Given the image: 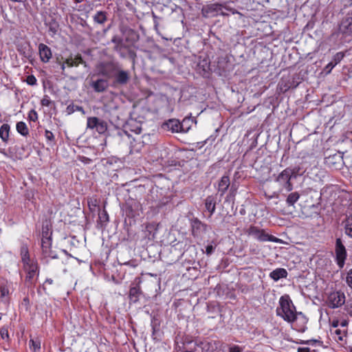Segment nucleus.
Here are the masks:
<instances>
[{
    "label": "nucleus",
    "mask_w": 352,
    "mask_h": 352,
    "mask_svg": "<svg viewBox=\"0 0 352 352\" xmlns=\"http://www.w3.org/2000/svg\"><path fill=\"white\" fill-rule=\"evenodd\" d=\"M82 107L74 104H69L66 108V112L67 114H72L76 111H82Z\"/></svg>",
    "instance_id": "nucleus-42"
},
{
    "label": "nucleus",
    "mask_w": 352,
    "mask_h": 352,
    "mask_svg": "<svg viewBox=\"0 0 352 352\" xmlns=\"http://www.w3.org/2000/svg\"><path fill=\"white\" fill-rule=\"evenodd\" d=\"M20 255L23 265L37 261L36 259L30 258L29 249L27 245H23L21 247Z\"/></svg>",
    "instance_id": "nucleus-24"
},
{
    "label": "nucleus",
    "mask_w": 352,
    "mask_h": 352,
    "mask_svg": "<svg viewBox=\"0 0 352 352\" xmlns=\"http://www.w3.org/2000/svg\"><path fill=\"white\" fill-rule=\"evenodd\" d=\"M59 64L60 65V68H61V69H62L63 71H64V70H65V65H66L65 62V61H64L63 63H60V62H59Z\"/></svg>",
    "instance_id": "nucleus-59"
},
{
    "label": "nucleus",
    "mask_w": 352,
    "mask_h": 352,
    "mask_svg": "<svg viewBox=\"0 0 352 352\" xmlns=\"http://www.w3.org/2000/svg\"><path fill=\"white\" fill-rule=\"evenodd\" d=\"M230 184V177L228 175H223L218 183L217 190L221 197H223Z\"/></svg>",
    "instance_id": "nucleus-25"
},
{
    "label": "nucleus",
    "mask_w": 352,
    "mask_h": 352,
    "mask_svg": "<svg viewBox=\"0 0 352 352\" xmlns=\"http://www.w3.org/2000/svg\"><path fill=\"white\" fill-rule=\"evenodd\" d=\"M289 171L286 168L284 169L275 179V181L282 187L281 189L290 192L293 190V184L291 182L292 177Z\"/></svg>",
    "instance_id": "nucleus-11"
},
{
    "label": "nucleus",
    "mask_w": 352,
    "mask_h": 352,
    "mask_svg": "<svg viewBox=\"0 0 352 352\" xmlns=\"http://www.w3.org/2000/svg\"><path fill=\"white\" fill-rule=\"evenodd\" d=\"M197 345L201 349L202 352H217L220 342L217 340H203L199 342Z\"/></svg>",
    "instance_id": "nucleus-14"
},
{
    "label": "nucleus",
    "mask_w": 352,
    "mask_h": 352,
    "mask_svg": "<svg viewBox=\"0 0 352 352\" xmlns=\"http://www.w3.org/2000/svg\"><path fill=\"white\" fill-rule=\"evenodd\" d=\"M28 119L30 121L36 122L38 120V113L34 109H31L28 113Z\"/></svg>",
    "instance_id": "nucleus-43"
},
{
    "label": "nucleus",
    "mask_w": 352,
    "mask_h": 352,
    "mask_svg": "<svg viewBox=\"0 0 352 352\" xmlns=\"http://www.w3.org/2000/svg\"><path fill=\"white\" fill-rule=\"evenodd\" d=\"M214 251V248L212 245H208L206 248V253L208 255H210Z\"/></svg>",
    "instance_id": "nucleus-54"
},
{
    "label": "nucleus",
    "mask_w": 352,
    "mask_h": 352,
    "mask_svg": "<svg viewBox=\"0 0 352 352\" xmlns=\"http://www.w3.org/2000/svg\"><path fill=\"white\" fill-rule=\"evenodd\" d=\"M223 9L228 10L232 14L239 13L236 10L228 7L226 3H215L204 6L201 9V14L205 18L214 17L219 14L221 16H228V14L223 12Z\"/></svg>",
    "instance_id": "nucleus-3"
},
{
    "label": "nucleus",
    "mask_w": 352,
    "mask_h": 352,
    "mask_svg": "<svg viewBox=\"0 0 352 352\" xmlns=\"http://www.w3.org/2000/svg\"><path fill=\"white\" fill-rule=\"evenodd\" d=\"M53 283H54V280L52 278H46V280L44 283V285L45 284L52 285Z\"/></svg>",
    "instance_id": "nucleus-57"
},
{
    "label": "nucleus",
    "mask_w": 352,
    "mask_h": 352,
    "mask_svg": "<svg viewBox=\"0 0 352 352\" xmlns=\"http://www.w3.org/2000/svg\"><path fill=\"white\" fill-rule=\"evenodd\" d=\"M87 129L96 131L100 135H104L108 130L107 122L96 116L88 117L87 119Z\"/></svg>",
    "instance_id": "nucleus-7"
},
{
    "label": "nucleus",
    "mask_w": 352,
    "mask_h": 352,
    "mask_svg": "<svg viewBox=\"0 0 352 352\" xmlns=\"http://www.w3.org/2000/svg\"><path fill=\"white\" fill-rule=\"evenodd\" d=\"M100 219L103 222H107L109 221V214L106 210H103L102 212H101L99 214Z\"/></svg>",
    "instance_id": "nucleus-50"
},
{
    "label": "nucleus",
    "mask_w": 352,
    "mask_h": 352,
    "mask_svg": "<svg viewBox=\"0 0 352 352\" xmlns=\"http://www.w3.org/2000/svg\"><path fill=\"white\" fill-rule=\"evenodd\" d=\"M346 302V296L341 290H335L329 292L325 299L324 303L330 309L341 307Z\"/></svg>",
    "instance_id": "nucleus-5"
},
{
    "label": "nucleus",
    "mask_w": 352,
    "mask_h": 352,
    "mask_svg": "<svg viewBox=\"0 0 352 352\" xmlns=\"http://www.w3.org/2000/svg\"><path fill=\"white\" fill-rule=\"evenodd\" d=\"M197 70L204 77H208L210 72V62L207 58L199 60L197 64Z\"/></svg>",
    "instance_id": "nucleus-19"
},
{
    "label": "nucleus",
    "mask_w": 352,
    "mask_h": 352,
    "mask_svg": "<svg viewBox=\"0 0 352 352\" xmlns=\"http://www.w3.org/2000/svg\"><path fill=\"white\" fill-rule=\"evenodd\" d=\"M16 130L19 134L24 137H27L30 133V131L26 123L23 121H20L16 123Z\"/></svg>",
    "instance_id": "nucleus-32"
},
{
    "label": "nucleus",
    "mask_w": 352,
    "mask_h": 352,
    "mask_svg": "<svg viewBox=\"0 0 352 352\" xmlns=\"http://www.w3.org/2000/svg\"><path fill=\"white\" fill-rule=\"evenodd\" d=\"M243 349L239 345H234L229 348L228 352H242Z\"/></svg>",
    "instance_id": "nucleus-53"
},
{
    "label": "nucleus",
    "mask_w": 352,
    "mask_h": 352,
    "mask_svg": "<svg viewBox=\"0 0 352 352\" xmlns=\"http://www.w3.org/2000/svg\"><path fill=\"white\" fill-rule=\"evenodd\" d=\"M38 50L41 62L44 63L50 62L52 57V52L50 47L44 43H40Z\"/></svg>",
    "instance_id": "nucleus-15"
},
{
    "label": "nucleus",
    "mask_w": 352,
    "mask_h": 352,
    "mask_svg": "<svg viewBox=\"0 0 352 352\" xmlns=\"http://www.w3.org/2000/svg\"><path fill=\"white\" fill-rule=\"evenodd\" d=\"M207 225L195 218L192 221V232L194 236H198L201 232L206 231Z\"/></svg>",
    "instance_id": "nucleus-22"
},
{
    "label": "nucleus",
    "mask_w": 352,
    "mask_h": 352,
    "mask_svg": "<svg viewBox=\"0 0 352 352\" xmlns=\"http://www.w3.org/2000/svg\"><path fill=\"white\" fill-rule=\"evenodd\" d=\"M52 231L51 227L48 224L43 225L41 232V249L42 254L45 258H57L58 256L56 252L52 250Z\"/></svg>",
    "instance_id": "nucleus-2"
},
{
    "label": "nucleus",
    "mask_w": 352,
    "mask_h": 352,
    "mask_svg": "<svg viewBox=\"0 0 352 352\" xmlns=\"http://www.w3.org/2000/svg\"><path fill=\"white\" fill-rule=\"evenodd\" d=\"M45 138L48 144L51 145H54L56 144L55 136L51 131L47 129L45 131Z\"/></svg>",
    "instance_id": "nucleus-39"
},
{
    "label": "nucleus",
    "mask_w": 352,
    "mask_h": 352,
    "mask_svg": "<svg viewBox=\"0 0 352 352\" xmlns=\"http://www.w3.org/2000/svg\"><path fill=\"white\" fill-rule=\"evenodd\" d=\"M25 82H27L28 85L33 86V85H36L37 80L34 75H29L27 76V78L25 79Z\"/></svg>",
    "instance_id": "nucleus-44"
},
{
    "label": "nucleus",
    "mask_w": 352,
    "mask_h": 352,
    "mask_svg": "<svg viewBox=\"0 0 352 352\" xmlns=\"http://www.w3.org/2000/svg\"><path fill=\"white\" fill-rule=\"evenodd\" d=\"M345 234L352 238V214L348 216L344 221Z\"/></svg>",
    "instance_id": "nucleus-36"
},
{
    "label": "nucleus",
    "mask_w": 352,
    "mask_h": 352,
    "mask_svg": "<svg viewBox=\"0 0 352 352\" xmlns=\"http://www.w3.org/2000/svg\"><path fill=\"white\" fill-rule=\"evenodd\" d=\"M345 310L352 317V299H349L345 305Z\"/></svg>",
    "instance_id": "nucleus-47"
},
{
    "label": "nucleus",
    "mask_w": 352,
    "mask_h": 352,
    "mask_svg": "<svg viewBox=\"0 0 352 352\" xmlns=\"http://www.w3.org/2000/svg\"><path fill=\"white\" fill-rule=\"evenodd\" d=\"M140 294L141 289L140 287H133L129 290V298L133 302H136L138 300Z\"/></svg>",
    "instance_id": "nucleus-37"
},
{
    "label": "nucleus",
    "mask_w": 352,
    "mask_h": 352,
    "mask_svg": "<svg viewBox=\"0 0 352 352\" xmlns=\"http://www.w3.org/2000/svg\"><path fill=\"white\" fill-rule=\"evenodd\" d=\"M297 352H310V349L309 347H299Z\"/></svg>",
    "instance_id": "nucleus-55"
},
{
    "label": "nucleus",
    "mask_w": 352,
    "mask_h": 352,
    "mask_svg": "<svg viewBox=\"0 0 352 352\" xmlns=\"http://www.w3.org/2000/svg\"><path fill=\"white\" fill-rule=\"evenodd\" d=\"M12 283L6 279H3L0 283V297L3 298H8L10 296V289Z\"/></svg>",
    "instance_id": "nucleus-26"
},
{
    "label": "nucleus",
    "mask_w": 352,
    "mask_h": 352,
    "mask_svg": "<svg viewBox=\"0 0 352 352\" xmlns=\"http://www.w3.org/2000/svg\"><path fill=\"white\" fill-rule=\"evenodd\" d=\"M185 120L186 119H184L181 122L179 120L175 118L169 119L162 124V128L164 130L170 131L172 133L186 132V130L183 127Z\"/></svg>",
    "instance_id": "nucleus-10"
},
{
    "label": "nucleus",
    "mask_w": 352,
    "mask_h": 352,
    "mask_svg": "<svg viewBox=\"0 0 352 352\" xmlns=\"http://www.w3.org/2000/svg\"><path fill=\"white\" fill-rule=\"evenodd\" d=\"M141 131H142L141 128H138L135 131L136 134H140L141 133Z\"/></svg>",
    "instance_id": "nucleus-61"
},
{
    "label": "nucleus",
    "mask_w": 352,
    "mask_h": 352,
    "mask_svg": "<svg viewBox=\"0 0 352 352\" xmlns=\"http://www.w3.org/2000/svg\"><path fill=\"white\" fill-rule=\"evenodd\" d=\"M280 307L276 309V314L284 320L289 323H294L297 321L299 322L295 329L298 332L305 331L307 319L301 312L298 313L296 307L288 295L283 296L279 300Z\"/></svg>",
    "instance_id": "nucleus-1"
},
{
    "label": "nucleus",
    "mask_w": 352,
    "mask_h": 352,
    "mask_svg": "<svg viewBox=\"0 0 352 352\" xmlns=\"http://www.w3.org/2000/svg\"><path fill=\"white\" fill-rule=\"evenodd\" d=\"M340 30L344 34H352V11L349 12L342 21Z\"/></svg>",
    "instance_id": "nucleus-16"
},
{
    "label": "nucleus",
    "mask_w": 352,
    "mask_h": 352,
    "mask_svg": "<svg viewBox=\"0 0 352 352\" xmlns=\"http://www.w3.org/2000/svg\"><path fill=\"white\" fill-rule=\"evenodd\" d=\"M186 270L190 271V270H193L195 271L197 270V267H190V266H186Z\"/></svg>",
    "instance_id": "nucleus-58"
},
{
    "label": "nucleus",
    "mask_w": 352,
    "mask_h": 352,
    "mask_svg": "<svg viewBox=\"0 0 352 352\" xmlns=\"http://www.w3.org/2000/svg\"><path fill=\"white\" fill-rule=\"evenodd\" d=\"M75 3H78L82 2L84 0H73Z\"/></svg>",
    "instance_id": "nucleus-63"
},
{
    "label": "nucleus",
    "mask_w": 352,
    "mask_h": 352,
    "mask_svg": "<svg viewBox=\"0 0 352 352\" xmlns=\"http://www.w3.org/2000/svg\"><path fill=\"white\" fill-rule=\"evenodd\" d=\"M129 55L133 59H135V58L136 56L135 52L134 51H133V50H129Z\"/></svg>",
    "instance_id": "nucleus-56"
},
{
    "label": "nucleus",
    "mask_w": 352,
    "mask_h": 352,
    "mask_svg": "<svg viewBox=\"0 0 352 352\" xmlns=\"http://www.w3.org/2000/svg\"><path fill=\"white\" fill-rule=\"evenodd\" d=\"M41 104L43 107H49L52 104V100L48 96H45L41 100Z\"/></svg>",
    "instance_id": "nucleus-48"
},
{
    "label": "nucleus",
    "mask_w": 352,
    "mask_h": 352,
    "mask_svg": "<svg viewBox=\"0 0 352 352\" xmlns=\"http://www.w3.org/2000/svg\"><path fill=\"white\" fill-rule=\"evenodd\" d=\"M336 261L340 268H342L346 259L347 253L341 239L338 238L335 245Z\"/></svg>",
    "instance_id": "nucleus-8"
},
{
    "label": "nucleus",
    "mask_w": 352,
    "mask_h": 352,
    "mask_svg": "<svg viewBox=\"0 0 352 352\" xmlns=\"http://www.w3.org/2000/svg\"><path fill=\"white\" fill-rule=\"evenodd\" d=\"M286 169L290 172L289 175H291L292 178H296L297 176L300 174V168L299 166H296L293 168H286Z\"/></svg>",
    "instance_id": "nucleus-41"
},
{
    "label": "nucleus",
    "mask_w": 352,
    "mask_h": 352,
    "mask_svg": "<svg viewBox=\"0 0 352 352\" xmlns=\"http://www.w3.org/2000/svg\"><path fill=\"white\" fill-rule=\"evenodd\" d=\"M108 13L106 11H97L93 16V20L95 23L104 25L107 21Z\"/></svg>",
    "instance_id": "nucleus-30"
},
{
    "label": "nucleus",
    "mask_w": 352,
    "mask_h": 352,
    "mask_svg": "<svg viewBox=\"0 0 352 352\" xmlns=\"http://www.w3.org/2000/svg\"><path fill=\"white\" fill-rule=\"evenodd\" d=\"M99 74L107 78H111L118 71V64L113 62H104L99 64L98 67Z\"/></svg>",
    "instance_id": "nucleus-12"
},
{
    "label": "nucleus",
    "mask_w": 352,
    "mask_h": 352,
    "mask_svg": "<svg viewBox=\"0 0 352 352\" xmlns=\"http://www.w3.org/2000/svg\"><path fill=\"white\" fill-rule=\"evenodd\" d=\"M114 85H126L129 78L130 76L128 72L124 70H120L118 69V71L114 74Z\"/></svg>",
    "instance_id": "nucleus-17"
},
{
    "label": "nucleus",
    "mask_w": 352,
    "mask_h": 352,
    "mask_svg": "<svg viewBox=\"0 0 352 352\" xmlns=\"http://www.w3.org/2000/svg\"><path fill=\"white\" fill-rule=\"evenodd\" d=\"M0 336L2 340H6L7 342H10V338L6 327L3 326L0 328Z\"/></svg>",
    "instance_id": "nucleus-40"
},
{
    "label": "nucleus",
    "mask_w": 352,
    "mask_h": 352,
    "mask_svg": "<svg viewBox=\"0 0 352 352\" xmlns=\"http://www.w3.org/2000/svg\"><path fill=\"white\" fill-rule=\"evenodd\" d=\"M329 324H330V329L339 328V327H340V321L338 319H336V318H333V319L329 318Z\"/></svg>",
    "instance_id": "nucleus-45"
},
{
    "label": "nucleus",
    "mask_w": 352,
    "mask_h": 352,
    "mask_svg": "<svg viewBox=\"0 0 352 352\" xmlns=\"http://www.w3.org/2000/svg\"><path fill=\"white\" fill-rule=\"evenodd\" d=\"M330 334L333 340L340 346H344L347 344V331L340 328L330 329Z\"/></svg>",
    "instance_id": "nucleus-13"
},
{
    "label": "nucleus",
    "mask_w": 352,
    "mask_h": 352,
    "mask_svg": "<svg viewBox=\"0 0 352 352\" xmlns=\"http://www.w3.org/2000/svg\"><path fill=\"white\" fill-rule=\"evenodd\" d=\"M158 229V224L156 222H150L145 224V236L148 239H154L155 234Z\"/></svg>",
    "instance_id": "nucleus-23"
},
{
    "label": "nucleus",
    "mask_w": 352,
    "mask_h": 352,
    "mask_svg": "<svg viewBox=\"0 0 352 352\" xmlns=\"http://www.w3.org/2000/svg\"><path fill=\"white\" fill-rule=\"evenodd\" d=\"M205 208L209 212V217L214 213L216 210V198L213 195L208 196L204 201Z\"/></svg>",
    "instance_id": "nucleus-27"
},
{
    "label": "nucleus",
    "mask_w": 352,
    "mask_h": 352,
    "mask_svg": "<svg viewBox=\"0 0 352 352\" xmlns=\"http://www.w3.org/2000/svg\"><path fill=\"white\" fill-rule=\"evenodd\" d=\"M292 86V83L289 79H287L285 78H282L280 81L278 83V87L281 92H286L288 91Z\"/></svg>",
    "instance_id": "nucleus-34"
},
{
    "label": "nucleus",
    "mask_w": 352,
    "mask_h": 352,
    "mask_svg": "<svg viewBox=\"0 0 352 352\" xmlns=\"http://www.w3.org/2000/svg\"><path fill=\"white\" fill-rule=\"evenodd\" d=\"M10 126L8 124H3L0 128V138L7 143L9 140Z\"/></svg>",
    "instance_id": "nucleus-31"
},
{
    "label": "nucleus",
    "mask_w": 352,
    "mask_h": 352,
    "mask_svg": "<svg viewBox=\"0 0 352 352\" xmlns=\"http://www.w3.org/2000/svg\"><path fill=\"white\" fill-rule=\"evenodd\" d=\"M344 56L345 54L342 52L336 53L333 56L332 60L329 63H328L324 68V72L327 74H330L333 67L336 65H337L339 63H340V61L344 58Z\"/></svg>",
    "instance_id": "nucleus-18"
},
{
    "label": "nucleus",
    "mask_w": 352,
    "mask_h": 352,
    "mask_svg": "<svg viewBox=\"0 0 352 352\" xmlns=\"http://www.w3.org/2000/svg\"><path fill=\"white\" fill-rule=\"evenodd\" d=\"M29 346L33 352H38L41 349V340L38 338L30 339Z\"/></svg>",
    "instance_id": "nucleus-38"
},
{
    "label": "nucleus",
    "mask_w": 352,
    "mask_h": 352,
    "mask_svg": "<svg viewBox=\"0 0 352 352\" xmlns=\"http://www.w3.org/2000/svg\"><path fill=\"white\" fill-rule=\"evenodd\" d=\"M324 164L330 168L340 170L346 162L344 160V155L338 153L325 157Z\"/></svg>",
    "instance_id": "nucleus-9"
},
{
    "label": "nucleus",
    "mask_w": 352,
    "mask_h": 352,
    "mask_svg": "<svg viewBox=\"0 0 352 352\" xmlns=\"http://www.w3.org/2000/svg\"><path fill=\"white\" fill-rule=\"evenodd\" d=\"M300 194L298 192H293L288 195L286 199V203L289 206H294V204L299 200Z\"/></svg>",
    "instance_id": "nucleus-35"
},
{
    "label": "nucleus",
    "mask_w": 352,
    "mask_h": 352,
    "mask_svg": "<svg viewBox=\"0 0 352 352\" xmlns=\"http://www.w3.org/2000/svg\"><path fill=\"white\" fill-rule=\"evenodd\" d=\"M23 301L28 304L29 303V298H28V297L24 298H23Z\"/></svg>",
    "instance_id": "nucleus-62"
},
{
    "label": "nucleus",
    "mask_w": 352,
    "mask_h": 352,
    "mask_svg": "<svg viewBox=\"0 0 352 352\" xmlns=\"http://www.w3.org/2000/svg\"><path fill=\"white\" fill-rule=\"evenodd\" d=\"M306 342L307 340H300L299 341H297L296 343L300 344H307Z\"/></svg>",
    "instance_id": "nucleus-60"
},
{
    "label": "nucleus",
    "mask_w": 352,
    "mask_h": 352,
    "mask_svg": "<svg viewBox=\"0 0 352 352\" xmlns=\"http://www.w3.org/2000/svg\"><path fill=\"white\" fill-rule=\"evenodd\" d=\"M118 135L121 138H123L124 137H127V138H128V139L129 140L130 143H131V144H133L132 141L131 140V135L128 133V132H127V131H124V130H119V131H118Z\"/></svg>",
    "instance_id": "nucleus-49"
},
{
    "label": "nucleus",
    "mask_w": 352,
    "mask_h": 352,
    "mask_svg": "<svg viewBox=\"0 0 352 352\" xmlns=\"http://www.w3.org/2000/svg\"><path fill=\"white\" fill-rule=\"evenodd\" d=\"M122 33L125 34V41L131 45L135 44L138 41L140 36L139 34L131 28H125L122 30Z\"/></svg>",
    "instance_id": "nucleus-20"
},
{
    "label": "nucleus",
    "mask_w": 352,
    "mask_h": 352,
    "mask_svg": "<svg viewBox=\"0 0 352 352\" xmlns=\"http://www.w3.org/2000/svg\"><path fill=\"white\" fill-rule=\"evenodd\" d=\"M23 270L25 273L24 283L28 288L35 285L39 276V266L38 262H33L23 265Z\"/></svg>",
    "instance_id": "nucleus-4"
},
{
    "label": "nucleus",
    "mask_w": 352,
    "mask_h": 352,
    "mask_svg": "<svg viewBox=\"0 0 352 352\" xmlns=\"http://www.w3.org/2000/svg\"><path fill=\"white\" fill-rule=\"evenodd\" d=\"M90 85L96 92L101 93L108 88L109 84L107 80L100 78L91 81Z\"/></svg>",
    "instance_id": "nucleus-21"
},
{
    "label": "nucleus",
    "mask_w": 352,
    "mask_h": 352,
    "mask_svg": "<svg viewBox=\"0 0 352 352\" xmlns=\"http://www.w3.org/2000/svg\"><path fill=\"white\" fill-rule=\"evenodd\" d=\"M346 280L348 286L352 289V269L347 273Z\"/></svg>",
    "instance_id": "nucleus-51"
},
{
    "label": "nucleus",
    "mask_w": 352,
    "mask_h": 352,
    "mask_svg": "<svg viewBox=\"0 0 352 352\" xmlns=\"http://www.w3.org/2000/svg\"><path fill=\"white\" fill-rule=\"evenodd\" d=\"M287 272L284 268H276L270 273V277L274 281H278L280 278H287Z\"/></svg>",
    "instance_id": "nucleus-28"
},
{
    "label": "nucleus",
    "mask_w": 352,
    "mask_h": 352,
    "mask_svg": "<svg viewBox=\"0 0 352 352\" xmlns=\"http://www.w3.org/2000/svg\"><path fill=\"white\" fill-rule=\"evenodd\" d=\"M65 62L69 67H78L80 64L85 63L80 54H77L74 58L71 56Z\"/></svg>",
    "instance_id": "nucleus-29"
},
{
    "label": "nucleus",
    "mask_w": 352,
    "mask_h": 352,
    "mask_svg": "<svg viewBox=\"0 0 352 352\" xmlns=\"http://www.w3.org/2000/svg\"><path fill=\"white\" fill-rule=\"evenodd\" d=\"M111 42L115 44L113 50L117 52H120L122 48L126 47L123 45V40L118 36H113L111 38Z\"/></svg>",
    "instance_id": "nucleus-33"
},
{
    "label": "nucleus",
    "mask_w": 352,
    "mask_h": 352,
    "mask_svg": "<svg viewBox=\"0 0 352 352\" xmlns=\"http://www.w3.org/2000/svg\"><path fill=\"white\" fill-rule=\"evenodd\" d=\"M155 30L156 31H158L157 24H155Z\"/></svg>",
    "instance_id": "nucleus-64"
},
{
    "label": "nucleus",
    "mask_w": 352,
    "mask_h": 352,
    "mask_svg": "<svg viewBox=\"0 0 352 352\" xmlns=\"http://www.w3.org/2000/svg\"><path fill=\"white\" fill-rule=\"evenodd\" d=\"M307 344L310 345H318V346H322L323 342L320 340H316V339H311V340H307L306 342Z\"/></svg>",
    "instance_id": "nucleus-46"
},
{
    "label": "nucleus",
    "mask_w": 352,
    "mask_h": 352,
    "mask_svg": "<svg viewBox=\"0 0 352 352\" xmlns=\"http://www.w3.org/2000/svg\"><path fill=\"white\" fill-rule=\"evenodd\" d=\"M245 233L249 236H253L259 241H278V239L276 236L266 233L263 229H261L254 225H251L248 228L245 229Z\"/></svg>",
    "instance_id": "nucleus-6"
},
{
    "label": "nucleus",
    "mask_w": 352,
    "mask_h": 352,
    "mask_svg": "<svg viewBox=\"0 0 352 352\" xmlns=\"http://www.w3.org/2000/svg\"><path fill=\"white\" fill-rule=\"evenodd\" d=\"M348 325H349V320L344 319V320H342L341 322H340L339 328L348 331Z\"/></svg>",
    "instance_id": "nucleus-52"
}]
</instances>
